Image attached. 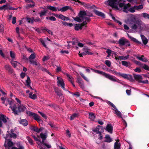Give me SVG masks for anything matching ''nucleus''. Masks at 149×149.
<instances>
[{"label": "nucleus", "instance_id": "obj_31", "mask_svg": "<svg viewBox=\"0 0 149 149\" xmlns=\"http://www.w3.org/2000/svg\"><path fill=\"white\" fill-rule=\"evenodd\" d=\"M31 64L38 65V68L40 66V64L39 63L36 62V61L32 60L29 62Z\"/></svg>", "mask_w": 149, "mask_h": 149}, {"label": "nucleus", "instance_id": "obj_46", "mask_svg": "<svg viewBox=\"0 0 149 149\" xmlns=\"http://www.w3.org/2000/svg\"><path fill=\"white\" fill-rule=\"evenodd\" d=\"M66 75L67 77L69 79V80L72 83L73 81V78L72 77V76L69 75L68 74H67Z\"/></svg>", "mask_w": 149, "mask_h": 149}, {"label": "nucleus", "instance_id": "obj_61", "mask_svg": "<svg viewBox=\"0 0 149 149\" xmlns=\"http://www.w3.org/2000/svg\"><path fill=\"white\" fill-rule=\"evenodd\" d=\"M40 41L41 42V43L43 45V46L45 48L47 47V46L45 44V41L44 40H43L42 39H40Z\"/></svg>", "mask_w": 149, "mask_h": 149}, {"label": "nucleus", "instance_id": "obj_44", "mask_svg": "<svg viewBox=\"0 0 149 149\" xmlns=\"http://www.w3.org/2000/svg\"><path fill=\"white\" fill-rule=\"evenodd\" d=\"M94 132H95L97 134H99L101 132L99 131V129L98 127H97L95 128L93 130Z\"/></svg>", "mask_w": 149, "mask_h": 149}, {"label": "nucleus", "instance_id": "obj_57", "mask_svg": "<svg viewBox=\"0 0 149 149\" xmlns=\"http://www.w3.org/2000/svg\"><path fill=\"white\" fill-rule=\"evenodd\" d=\"M80 74L85 80L87 81H88V78L86 77L83 73H80Z\"/></svg>", "mask_w": 149, "mask_h": 149}, {"label": "nucleus", "instance_id": "obj_28", "mask_svg": "<svg viewBox=\"0 0 149 149\" xmlns=\"http://www.w3.org/2000/svg\"><path fill=\"white\" fill-rule=\"evenodd\" d=\"M128 36L129 38L131 39V40L139 44H141V42L139 41L137 39H136L135 38L130 36L129 35H128Z\"/></svg>", "mask_w": 149, "mask_h": 149}, {"label": "nucleus", "instance_id": "obj_53", "mask_svg": "<svg viewBox=\"0 0 149 149\" xmlns=\"http://www.w3.org/2000/svg\"><path fill=\"white\" fill-rule=\"evenodd\" d=\"M10 54L11 57L12 59H14L15 58V54L12 51H10Z\"/></svg>", "mask_w": 149, "mask_h": 149}, {"label": "nucleus", "instance_id": "obj_38", "mask_svg": "<svg viewBox=\"0 0 149 149\" xmlns=\"http://www.w3.org/2000/svg\"><path fill=\"white\" fill-rule=\"evenodd\" d=\"M69 7L68 6H65L62 7L60 8V9H58L59 11H61L62 12H64L66 11L68 9Z\"/></svg>", "mask_w": 149, "mask_h": 149}, {"label": "nucleus", "instance_id": "obj_36", "mask_svg": "<svg viewBox=\"0 0 149 149\" xmlns=\"http://www.w3.org/2000/svg\"><path fill=\"white\" fill-rule=\"evenodd\" d=\"M31 129L35 132H36L38 133V128L36 126H32L31 128Z\"/></svg>", "mask_w": 149, "mask_h": 149}, {"label": "nucleus", "instance_id": "obj_54", "mask_svg": "<svg viewBox=\"0 0 149 149\" xmlns=\"http://www.w3.org/2000/svg\"><path fill=\"white\" fill-rule=\"evenodd\" d=\"M107 103L109 104L112 107H113L114 108L113 109H116V107L112 103H111L110 101H108Z\"/></svg>", "mask_w": 149, "mask_h": 149}, {"label": "nucleus", "instance_id": "obj_5", "mask_svg": "<svg viewBox=\"0 0 149 149\" xmlns=\"http://www.w3.org/2000/svg\"><path fill=\"white\" fill-rule=\"evenodd\" d=\"M122 2V0H108V4L112 8L119 10L118 6L122 8L124 5V3Z\"/></svg>", "mask_w": 149, "mask_h": 149}, {"label": "nucleus", "instance_id": "obj_24", "mask_svg": "<svg viewBox=\"0 0 149 149\" xmlns=\"http://www.w3.org/2000/svg\"><path fill=\"white\" fill-rule=\"evenodd\" d=\"M129 55H128L127 56H118V60H126L127 59L129 58Z\"/></svg>", "mask_w": 149, "mask_h": 149}, {"label": "nucleus", "instance_id": "obj_64", "mask_svg": "<svg viewBox=\"0 0 149 149\" xmlns=\"http://www.w3.org/2000/svg\"><path fill=\"white\" fill-rule=\"evenodd\" d=\"M134 63L136 64L140 65L141 67V66L142 65V64H143L141 62H140L139 61H135Z\"/></svg>", "mask_w": 149, "mask_h": 149}, {"label": "nucleus", "instance_id": "obj_42", "mask_svg": "<svg viewBox=\"0 0 149 149\" xmlns=\"http://www.w3.org/2000/svg\"><path fill=\"white\" fill-rule=\"evenodd\" d=\"M128 11L132 13H134L135 12V9L134 8V6L132 7H130L128 10Z\"/></svg>", "mask_w": 149, "mask_h": 149}, {"label": "nucleus", "instance_id": "obj_8", "mask_svg": "<svg viewBox=\"0 0 149 149\" xmlns=\"http://www.w3.org/2000/svg\"><path fill=\"white\" fill-rule=\"evenodd\" d=\"M133 75L134 79L138 81L139 82L143 84H148V81L147 80H146L144 81L142 80V78L141 75L133 74Z\"/></svg>", "mask_w": 149, "mask_h": 149}, {"label": "nucleus", "instance_id": "obj_37", "mask_svg": "<svg viewBox=\"0 0 149 149\" xmlns=\"http://www.w3.org/2000/svg\"><path fill=\"white\" fill-rule=\"evenodd\" d=\"M141 15L145 19H149V14L146 13H144L141 14Z\"/></svg>", "mask_w": 149, "mask_h": 149}, {"label": "nucleus", "instance_id": "obj_47", "mask_svg": "<svg viewBox=\"0 0 149 149\" xmlns=\"http://www.w3.org/2000/svg\"><path fill=\"white\" fill-rule=\"evenodd\" d=\"M105 64L108 67H110L111 64L110 61L108 60H106L105 61Z\"/></svg>", "mask_w": 149, "mask_h": 149}, {"label": "nucleus", "instance_id": "obj_40", "mask_svg": "<svg viewBox=\"0 0 149 149\" xmlns=\"http://www.w3.org/2000/svg\"><path fill=\"white\" fill-rule=\"evenodd\" d=\"M78 116V114L77 113H73L70 117V120H72L74 118H77Z\"/></svg>", "mask_w": 149, "mask_h": 149}, {"label": "nucleus", "instance_id": "obj_2", "mask_svg": "<svg viewBox=\"0 0 149 149\" xmlns=\"http://www.w3.org/2000/svg\"><path fill=\"white\" fill-rule=\"evenodd\" d=\"M136 17L135 16L132 15L130 17V21L134 23H130V27L133 30H136L138 28L141 29L143 27H146V24L144 23L141 20L138 19L136 20Z\"/></svg>", "mask_w": 149, "mask_h": 149}, {"label": "nucleus", "instance_id": "obj_55", "mask_svg": "<svg viewBox=\"0 0 149 149\" xmlns=\"http://www.w3.org/2000/svg\"><path fill=\"white\" fill-rule=\"evenodd\" d=\"M31 136L33 137V138L34 139V140L37 141V142H38L39 143L40 142V140L37 139V137L34 135H32Z\"/></svg>", "mask_w": 149, "mask_h": 149}, {"label": "nucleus", "instance_id": "obj_27", "mask_svg": "<svg viewBox=\"0 0 149 149\" xmlns=\"http://www.w3.org/2000/svg\"><path fill=\"white\" fill-rule=\"evenodd\" d=\"M29 97L33 100H35L37 98V97L36 94L33 95V93L31 92L29 94Z\"/></svg>", "mask_w": 149, "mask_h": 149}, {"label": "nucleus", "instance_id": "obj_52", "mask_svg": "<svg viewBox=\"0 0 149 149\" xmlns=\"http://www.w3.org/2000/svg\"><path fill=\"white\" fill-rule=\"evenodd\" d=\"M106 52L108 54L107 56V57H109L111 56V50L110 49H107Z\"/></svg>", "mask_w": 149, "mask_h": 149}, {"label": "nucleus", "instance_id": "obj_59", "mask_svg": "<svg viewBox=\"0 0 149 149\" xmlns=\"http://www.w3.org/2000/svg\"><path fill=\"white\" fill-rule=\"evenodd\" d=\"M8 134H6V136L4 137V138L6 140H8V139H7V138H8L9 137V136H10V133L8 131H7Z\"/></svg>", "mask_w": 149, "mask_h": 149}, {"label": "nucleus", "instance_id": "obj_29", "mask_svg": "<svg viewBox=\"0 0 149 149\" xmlns=\"http://www.w3.org/2000/svg\"><path fill=\"white\" fill-rule=\"evenodd\" d=\"M34 115H33V118L37 121L38 122L40 121V118L39 116L37 114L35 113Z\"/></svg>", "mask_w": 149, "mask_h": 149}, {"label": "nucleus", "instance_id": "obj_62", "mask_svg": "<svg viewBox=\"0 0 149 149\" xmlns=\"http://www.w3.org/2000/svg\"><path fill=\"white\" fill-rule=\"evenodd\" d=\"M129 77H128L127 79L130 80L131 81H134L133 79L132 76L131 75H129Z\"/></svg>", "mask_w": 149, "mask_h": 149}, {"label": "nucleus", "instance_id": "obj_58", "mask_svg": "<svg viewBox=\"0 0 149 149\" xmlns=\"http://www.w3.org/2000/svg\"><path fill=\"white\" fill-rule=\"evenodd\" d=\"M39 68L40 69H41L42 71H45L46 72H48V70H47V69L43 67H41V66L40 67H39Z\"/></svg>", "mask_w": 149, "mask_h": 149}, {"label": "nucleus", "instance_id": "obj_9", "mask_svg": "<svg viewBox=\"0 0 149 149\" xmlns=\"http://www.w3.org/2000/svg\"><path fill=\"white\" fill-rule=\"evenodd\" d=\"M118 43L121 46L125 45L126 46H130V42L126 39L122 38L120 39L118 42Z\"/></svg>", "mask_w": 149, "mask_h": 149}, {"label": "nucleus", "instance_id": "obj_19", "mask_svg": "<svg viewBox=\"0 0 149 149\" xmlns=\"http://www.w3.org/2000/svg\"><path fill=\"white\" fill-rule=\"evenodd\" d=\"M94 12L98 16L101 17L103 18H104L105 17V15L102 13L97 10H95Z\"/></svg>", "mask_w": 149, "mask_h": 149}, {"label": "nucleus", "instance_id": "obj_63", "mask_svg": "<svg viewBox=\"0 0 149 149\" xmlns=\"http://www.w3.org/2000/svg\"><path fill=\"white\" fill-rule=\"evenodd\" d=\"M32 3V4L31 3H29L28 4V6L29 7H34L35 6V3H34L33 2Z\"/></svg>", "mask_w": 149, "mask_h": 149}, {"label": "nucleus", "instance_id": "obj_10", "mask_svg": "<svg viewBox=\"0 0 149 149\" xmlns=\"http://www.w3.org/2000/svg\"><path fill=\"white\" fill-rule=\"evenodd\" d=\"M57 84L58 86H61V88L65 89L64 83L63 79L59 77H57Z\"/></svg>", "mask_w": 149, "mask_h": 149}, {"label": "nucleus", "instance_id": "obj_22", "mask_svg": "<svg viewBox=\"0 0 149 149\" xmlns=\"http://www.w3.org/2000/svg\"><path fill=\"white\" fill-rule=\"evenodd\" d=\"M44 10L42 11H41L40 13L39 14L40 17H42L43 16L46 15V13L47 12V10L43 8H42Z\"/></svg>", "mask_w": 149, "mask_h": 149}, {"label": "nucleus", "instance_id": "obj_39", "mask_svg": "<svg viewBox=\"0 0 149 149\" xmlns=\"http://www.w3.org/2000/svg\"><path fill=\"white\" fill-rule=\"evenodd\" d=\"M8 9V6L7 5H4L3 6L0 7V10H6Z\"/></svg>", "mask_w": 149, "mask_h": 149}, {"label": "nucleus", "instance_id": "obj_51", "mask_svg": "<svg viewBox=\"0 0 149 149\" xmlns=\"http://www.w3.org/2000/svg\"><path fill=\"white\" fill-rule=\"evenodd\" d=\"M26 114H28L29 116H33V115H34L35 113H33L31 111H27L26 112Z\"/></svg>", "mask_w": 149, "mask_h": 149}, {"label": "nucleus", "instance_id": "obj_6", "mask_svg": "<svg viewBox=\"0 0 149 149\" xmlns=\"http://www.w3.org/2000/svg\"><path fill=\"white\" fill-rule=\"evenodd\" d=\"M91 69L92 70L94 71V72L99 74H102L106 78L109 79L113 81H117L116 77L110 75L104 72L100 71L98 70H94V69L91 68Z\"/></svg>", "mask_w": 149, "mask_h": 149}, {"label": "nucleus", "instance_id": "obj_17", "mask_svg": "<svg viewBox=\"0 0 149 149\" xmlns=\"http://www.w3.org/2000/svg\"><path fill=\"white\" fill-rule=\"evenodd\" d=\"M105 140L104 142L107 143H110L112 141L111 138L109 135L107 134L105 135Z\"/></svg>", "mask_w": 149, "mask_h": 149}, {"label": "nucleus", "instance_id": "obj_3", "mask_svg": "<svg viewBox=\"0 0 149 149\" xmlns=\"http://www.w3.org/2000/svg\"><path fill=\"white\" fill-rule=\"evenodd\" d=\"M8 102L10 105V108L15 115H18L19 113L24 112L27 109L25 106L21 104H18L17 107L16 105L13 103V102L10 100H8Z\"/></svg>", "mask_w": 149, "mask_h": 149}, {"label": "nucleus", "instance_id": "obj_56", "mask_svg": "<svg viewBox=\"0 0 149 149\" xmlns=\"http://www.w3.org/2000/svg\"><path fill=\"white\" fill-rule=\"evenodd\" d=\"M4 30L3 25L2 24H0V32H2L4 31Z\"/></svg>", "mask_w": 149, "mask_h": 149}, {"label": "nucleus", "instance_id": "obj_45", "mask_svg": "<svg viewBox=\"0 0 149 149\" xmlns=\"http://www.w3.org/2000/svg\"><path fill=\"white\" fill-rule=\"evenodd\" d=\"M120 76L123 77V78L127 79L128 77H129V74H122L120 73V74L119 75Z\"/></svg>", "mask_w": 149, "mask_h": 149}, {"label": "nucleus", "instance_id": "obj_21", "mask_svg": "<svg viewBox=\"0 0 149 149\" xmlns=\"http://www.w3.org/2000/svg\"><path fill=\"white\" fill-rule=\"evenodd\" d=\"M144 56L143 55H142L141 56V57H140L139 56H137L136 58L139 60L144 62H146L148 61V60L147 58H146L144 57Z\"/></svg>", "mask_w": 149, "mask_h": 149}, {"label": "nucleus", "instance_id": "obj_1", "mask_svg": "<svg viewBox=\"0 0 149 149\" xmlns=\"http://www.w3.org/2000/svg\"><path fill=\"white\" fill-rule=\"evenodd\" d=\"M79 17L73 18V19L75 21L78 22H81L83 21V23L80 24H76L75 26L74 29L77 31L79 29H81L82 27L85 26L87 22L90 21V19L88 17L86 16V13L85 11H80L78 14Z\"/></svg>", "mask_w": 149, "mask_h": 149}, {"label": "nucleus", "instance_id": "obj_41", "mask_svg": "<svg viewBox=\"0 0 149 149\" xmlns=\"http://www.w3.org/2000/svg\"><path fill=\"white\" fill-rule=\"evenodd\" d=\"M141 67L146 70L149 71V67L147 65L145 64H143L141 65Z\"/></svg>", "mask_w": 149, "mask_h": 149}, {"label": "nucleus", "instance_id": "obj_32", "mask_svg": "<svg viewBox=\"0 0 149 149\" xmlns=\"http://www.w3.org/2000/svg\"><path fill=\"white\" fill-rule=\"evenodd\" d=\"M134 8L136 10H138L142 9L143 8V6L142 4L138 6H134Z\"/></svg>", "mask_w": 149, "mask_h": 149}, {"label": "nucleus", "instance_id": "obj_11", "mask_svg": "<svg viewBox=\"0 0 149 149\" xmlns=\"http://www.w3.org/2000/svg\"><path fill=\"white\" fill-rule=\"evenodd\" d=\"M53 15L57 18L61 19L63 20L68 21L69 20L68 17H66L61 14H54Z\"/></svg>", "mask_w": 149, "mask_h": 149}, {"label": "nucleus", "instance_id": "obj_35", "mask_svg": "<svg viewBox=\"0 0 149 149\" xmlns=\"http://www.w3.org/2000/svg\"><path fill=\"white\" fill-rule=\"evenodd\" d=\"M84 41L87 44L89 45H93L94 44V43H92L91 41L88 39H85L84 40Z\"/></svg>", "mask_w": 149, "mask_h": 149}, {"label": "nucleus", "instance_id": "obj_60", "mask_svg": "<svg viewBox=\"0 0 149 149\" xmlns=\"http://www.w3.org/2000/svg\"><path fill=\"white\" fill-rule=\"evenodd\" d=\"M86 54V52H83L81 53H80V52H79V55L80 57H82L83 56L85 55Z\"/></svg>", "mask_w": 149, "mask_h": 149}, {"label": "nucleus", "instance_id": "obj_14", "mask_svg": "<svg viewBox=\"0 0 149 149\" xmlns=\"http://www.w3.org/2000/svg\"><path fill=\"white\" fill-rule=\"evenodd\" d=\"M113 110H114L115 111V113L116 114L118 117L122 118L126 126H127V123L123 119L121 112L118 111L117 108H116V109H113Z\"/></svg>", "mask_w": 149, "mask_h": 149}, {"label": "nucleus", "instance_id": "obj_48", "mask_svg": "<svg viewBox=\"0 0 149 149\" xmlns=\"http://www.w3.org/2000/svg\"><path fill=\"white\" fill-rule=\"evenodd\" d=\"M26 81L27 86H29V85H30L31 83V80L29 77V76H27V80Z\"/></svg>", "mask_w": 149, "mask_h": 149}, {"label": "nucleus", "instance_id": "obj_34", "mask_svg": "<svg viewBox=\"0 0 149 149\" xmlns=\"http://www.w3.org/2000/svg\"><path fill=\"white\" fill-rule=\"evenodd\" d=\"M47 8L48 9L51 10H52L54 11H57V9L56 8L53 6H47Z\"/></svg>", "mask_w": 149, "mask_h": 149}, {"label": "nucleus", "instance_id": "obj_18", "mask_svg": "<svg viewBox=\"0 0 149 149\" xmlns=\"http://www.w3.org/2000/svg\"><path fill=\"white\" fill-rule=\"evenodd\" d=\"M106 130L111 134L112 133L113 127L111 124H108L106 127Z\"/></svg>", "mask_w": 149, "mask_h": 149}, {"label": "nucleus", "instance_id": "obj_20", "mask_svg": "<svg viewBox=\"0 0 149 149\" xmlns=\"http://www.w3.org/2000/svg\"><path fill=\"white\" fill-rule=\"evenodd\" d=\"M141 37L143 42L144 45H146L148 42V39L143 35H141Z\"/></svg>", "mask_w": 149, "mask_h": 149}, {"label": "nucleus", "instance_id": "obj_12", "mask_svg": "<svg viewBox=\"0 0 149 149\" xmlns=\"http://www.w3.org/2000/svg\"><path fill=\"white\" fill-rule=\"evenodd\" d=\"M18 132L15 133V131L13 129L10 130V137L13 139L16 138L18 135Z\"/></svg>", "mask_w": 149, "mask_h": 149}, {"label": "nucleus", "instance_id": "obj_49", "mask_svg": "<svg viewBox=\"0 0 149 149\" xmlns=\"http://www.w3.org/2000/svg\"><path fill=\"white\" fill-rule=\"evenodd\" d=\"M131 6V5L130 3H128V4H126L125 5H124V6H123L124 7V9L126 10L129 8V7H130Z\"/></svg>", "mask_w": 149, "mask_h": 149}, {"label": "nucleus", "instance_id": "obj_7", "mask_svg": "<svg viewBox=\"0 0 149 149\" xmlns=\"http://www.w3.org/2000/svg\"><path fill=\"white\" fill-rule=\"evenodd\" d=\"M8 119L6 115L0 113V128L2 127L4 124H6Z\"/></svg>", "mask_w": 149, "mask_h": 149}, {"label": "nucleus", "instance_id": "obj_50", "mask_svg": "<svg viewBox=\"0 0 149 149\" xmlns=\"http://www.w3.org/2000/svg\"><path fill=\"white\" fill-rule=\"evenodd\" d=\"M26 138L28 140L29 142L31 145H33V140L29 136H27Z\"/></svg>", "mask_w": 149, "mask_h": 149}, {"label": "nucleus", "instance_id": "obj_13", "mask_svg": "<svg viewBox=\"0 0 149 149\" xmlns=\"http://www.w3.org/2000/svg\"><path fill=\"white\" fill-rule=\"evenodd\" d=\"M47 130H45V132L44 133H41L40 134V135L41 138L42 139V140L39 143H43V142H45V141L46 139L47 135Z\"/></svg>", "mask_w": 149, "mask_h": 149}, {"label": "nucleus", "instance_id": "obj_26", "mask_svg": "<svg viewBox=\"0 0 149 149\" xmlns=\"http://www.w3.org/2000/svg\"><path fill=\"white\" fill-rule=\"evenodd\" d=\"M26 21L29 23H33L34 22V18L32 17L31 18L29 17H26Z\"/></svg>", "mask_w": 149, "mask_h": 149}, {"label": "nucleus", "instance_id": "obj_33", "mask_svg": "<svg viewBox=\"0 0 149 149\" xmlns=\"http://www.w3.org/2000/svg\"><path fill=\"white\" fill-rule=\"evenodd\" d=\"M35 58L36 55L35 54L33 53V54H31L29 58V62L30 61H31L35 59Z\"/></svg>", "mask_w": 149, "mask_h": 149}, {"label": "nucleus", "instance_id": "obj_23", "mask_svg": "<svg viewBox=\"0 0 149 149\" xmlns=\"http://www.w3.org/2000/svg\"><path fill=\"white\" fill-rule=\"evenodd\" d=\"M121 64L127 67H129L130 66V63L126 61H122Z\"/></svg>", "mask_w": 149, "mask_h": 149}, {"label": "nucleus", "instance_id": "obj_25", "mask_svg": "<svg viewBox=\"0 0 149 149\" xmlns=\"http://www.w3.org/2000/svg\"><path fill=\"white\" fill-rule=\"evenodd\" d=\"M5 68L9 72H13V70L11 69V66L8 65H6L5 66Z\"/></svg>", "mask_w": 149, "mask_h": 149}, {"label": "nucleus", "instance_id": "obj_43", "mask_svg": "<svg viewBox=\"0 0 149 149\" xmlns=\"http://www.w3.org/2000/svg\"><path fill=\"white\" fill-rule=\"evenodd\" d=\"M109 72H111L112 74H113L116 76H119L120 74V72H117L116 71L114 70H110Z\"/></svg>", "mask_w": 149, "mask_h": 149}, {"label": "nucleus", "instance_id": "obj_4", "mask_svg": "<svg viewBox=\"0 0 149 149\" xmlns=\"http://www.w3.org/2000/svg\"><path fill=\"white\" fill-rule=\"evenodd\" d=\"M4 146L6 149H25L20 142L15 143L9 139L5 140Z\"/></svg>", "mask_w": 149, "mask_h": 149}, {"label": "nucleus", "instance_id": "obj_30", "mask_svg": "<svg viewBox=\"0 0 149 149\" xmlns=\"http://www.w3.org/2000/svg\"><path fill=\"white\" fill-rule=\"evenodd\" d=\"M95 118V116L94 113H89V118L92 120H94Z\"/></svg>", "mask_w": 149, "mask_h": 149}, {"label": "nucleus", "instance_id": "obj_16", "mask_svg": "<svg viewBox=\"0 0 149 149\" xmlns=\"http://www.w3.org/2000/svg\"><path fill=\"white\" fill-rule=\"evenodd\" d=\"M19 123L24 126H26L28 125V122L25 119H22L19 121Z\"/></svg>", "mask_w": 149, "mask_h": 149}, {"label": "nucleus", "instance_id": "obj_15", "mask_svg": "<svg viewBox=\"0 0 149 149\" xmlns=\"http://www.w3.org/2000/svg\"><path fill=\"white\" fill-rule=\"evenodd\" d=\"M119 140H117L116 141L115 143L114 144V149H120V144L119 143Z\"/></svg>", "mask_w": 149, "mask_h": 149}]
</instances>
